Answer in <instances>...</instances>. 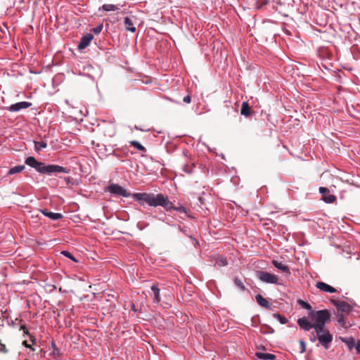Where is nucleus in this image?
<instances>
[{
	"mask_svg": "<svg viewBox=\"0 0 360 360\" xmlns=\"http://www.w3.org/2000/svg\"><path fill=\"white\" fill-rule=\"evenodd\" d=\"M240 113L245 117H248L251 114V108L247 102H243L242 103Z\"/></svg>",
	"mask_w": 360,
	"mask_h": 360,
	"instance_id": "412c9836",
	"label": "nucleus"
},
{
	"mask_svg": "<svg viewBox=\"0 0 360 360\" xmlns=\"http://www.w3.org/2000/svg\"><path fill=\"white\" fill-rule=\"evenodd\" d=\"M170 208H167V209H165L166 211H169V210H175V211H177L180 213H184L186 215H188L187 214V210L183 206V205H180L179 207H175L173 205V203L171 202V205H170Z\"/></svg>",
	"mask_w": 360,
	"mask_h": 360,
	"instance_id": "4be33fe9",
	"label": "nucleus"
},
{
	"mask_svg": "<svg viewBox=\"0 0 360 360\" xmlns=\"http://www.w3.org/2000/svg\"><path fill=\"white\" fill-rule=\"evenodd\" d=\"M25 164L43 174L51 175L53 173L69 174L70 169L57 165H48L38 162L35 158L30 156L25 159Z\"/></svg>",
	"mask_w": 360,
	"mask_h": 360,
	"instance_id": "f03ea898",
	"label": "nucleus"
},
{
	"mask_svg": "<svg viewBox=\"0 0 360 360\" xmlns=\"http://www.w3.org/2000/svg\"><path fill=\"white\" fill-rule=\"evenodd\" d=\"M20 330H23L24 333L30 335L29 331L27 330V329L26 328V327L25 326H22L20 327Z\"/></svg>",
	"mask_w": 360,
	"mask_h": 360,
	"instance_id": "58836bf2",
	"label": "nucleus"
},
{
	"mask_svg": "<svg viewBox=\"0 0 360 360\" xmlns=\"http://www.w3.org/2000/svg\"><path fill=\"white\" fill-rule=\"evenodd\" d=\"M40 212L46 217H49L51 220L56 221L60 219L63 217V214L61 213L58 212H52L48 211L46 210H40Z\"/></svg>",
	"mask_w": 360,
	"mask_h": 360,
	"instance_id": "ddd939ff",
	"label": "nucleus"
},
{
	"mask_svg": "<svg viewBox=\"0 0 360 360\" xmlns=\"http://www.w3.org/2000/svg\"><path fill=\"white\" fill-rule=\"evenodd\" d=\"M24 169H25L24 165L15 166L8 170V174L10 175H12V174H14L16 173H19V172H21Z\"/></svg>",
	"mask_w": 360,
	"mask_h": 360,
	"instance_id": "5701e85b",
	"label": "nucleus"
},
{
	"mask_svg": "<svg viewBox=\"0 0 360 360\" xmlns=\"http://www.w3.org/2000/svg\"><path fill=\"white\" fill-rule=\"evenodd\" d=\"M235 284L237 287L240 288L241 290L244 291L245 290V287L243 285V282L239 278H236L234 280Z\"/></svg>",
	"mask_w": 360,
	"mask_h": 360,
	"instance_id": "c756f323",
	"label": "nucleus"
},
{
	"mask_svg": "<svg viewBox=\"0 0 360 360\" xmlns=\"http://www.w3.org/2000/svg\"><path fill=\"white\" fill-rule=\"evenodd\" d=\"M317 340V336L316 337L315 334L314 332H312V334L310 336V340L313 342H316V340Z\"/></svg>",
	"mask_w": 360,
	"mask_h": 360,
	"instance_id": "e433bc0d",
	"label": "nucleus"
},
{
	"mask_svg": "<svg viewBox=\"0 0 360 360\" xmlns=\"http://www.w3.org/2000/svg\"><path fill=\"white\" fill-rule=\"evenodd\" d=\"M356 352L357 354H360V341H358L355 346Z\"/></svg>",
	"mask_w": 360,
	"mask_h": 360,
	"instance_id": "4c0bfd02",
	"label": "nucleus"
},
{
	"mask_svg": "<svg viewBox=\"0 0 360 360\" xmlns=\"http://www.w3.org/2000/svg\"><path fill=\"white\" fill-rule=\"evenodd\" d=\"M331 303L336 307L337 312L339 313L349 314L353 309L352 306L345 301L331 300Z\"/></svg>",
	"mask_w": 360,
	"mask_h": 360,
	"instance_id": "423d86ee",
	"label": "nucleus"
},
{
	"mask_svg": "<svg viewBox=\"0 0 360 360\" xmlns=\"http://www.w3.org/2000/svg\"><path fill=\"white\" fill-rule=\"evenodd\" d=\"M61 254L63 255L64 256H65L66 257L72 259V261L77 262L75 257L68 251H65V250L62 251Z\"/></svg>",
	"mask_w": 360,
	"mask_h": 360,
	"instance_id": "7c9ffc66",
	"label": "nucleus"
},
{
	"mask_svg": "<svg viewBox=\"0 0 360 360\" xmlns=\"http://www.w3.org/2000/svg\"><path fill=\"white\" fill-rule=\"evenodd\" d=\"M227 260L225 257H222L217 260L216 265H217L219 267L224 266L227 265Z\"/></svg>",
	"mask_w": 360,
	"mask_h": 360,
	"instance_id": "c85d7f7f",
	"label": "nucleus"
},
{
	"mask_svg": "<svg viewBox=\"0 0 360 360\" xmlns=\"http://www.w3.org/2000/svg\"><path fill=\"white\" fill-rule=\"evenodd\" d=\"M23 345L27 347V348H30L32 350H34V349L33 347H32L30 345L27 344V342L26 341L23 342Z\"/></svg>",
	"mask_w": 360,
	"mask_h": 360,
	"instance_id": "ea45409f",
	"label": "nucleus"
},
{
	"mask_svg": "<svg viewBox=\"0 0 360 360\" xmlns=\"http://www.w3.org/2000/svg\"><path fill=\"white\" fill-rule=\"evenodd\" d=\"M108 191L112 194H116L125 198L131 196V194L124 188L117 184H111L108 188Z\"/></svg>",
	"mask_w": 360,
	"mask_h": 360,
	"instance_id": "0eeeda50",
	"label": "nucleus"
},
{
	"mask_svg": "<svg viewBox=\"0 0 360 360\" xmlns=\"http://www.w3.org/2000/svg\"><path fill=\"white\" fill-rule=\"evenodd\" d=\"M183 101L186 103H190L191 101V98L189 95H186V96L184 97Z\"/></svg>",
	"mask_w": 360,
	"mask_h": 360,
	"instance_id": "72a5a7b5",
	"label": "nucleus"
},
{
	"mask_svg": "<svg viewBox=\"0 0 360 360\" xmlns=\"http://www.w3.org/2000/svg\"><path fill=\"white\" fill-rule=\"evenodd\" d=\"M94 36L91 33H88L85 35H84L78 44V49L79 50H82L87 47L89 44L91 40L93 39Z\"/></svg>",
	"mask_w": 360,
	"mask_h": 360,
	"instance_id": "9b49d317",
	"label": "nucleus"
},
{
	"mask_svg": "<svg viewBox=\"0 0 360 360\" xmlns=\"http://www.w3.org/2000/svg\"><path fill=\"white\" fill-rule=\"evenodd\" d=\"M316 287L325 292L333 293L337 291L335 288L322 281L316 282Z\"/></svg>",
	"mask_w": 360,
	"mask_h": 360,
	"instance_id": "f8f14e48",
	"label": "nucleus"
},
{
	"mask_svg": "<svg viewBox=\"0 0 360 360\" xmlns=\"http://www.w3.org/2000/svg\"><path fill=\"white\" fill-rule=\"evenodd\" d=\"M273 316L281 324H285L288 322V319L278 313L274 314Z\"/></svg>",
	"mask_w": 360,
	"mask_h": 360,
	"instance_id": "a878e982",
	"label": "nucleus"
},
{
	"mask_svg": "<svg viewBox=\"0 0 360 360\" xmlns=\"http://www.w3.org/2000/svg\"><path fill=\"white\" fill-rule=\"evenodd\" d=\"M122 6L120 5V4L115 5V4H103L102 6V7L101 8H99V10L101 11L102 9V10H103L105 11H107V12H108V11H114L120 10Z\"/></svg>",
	"mask_w": 360,
	"mask_h": 360,
	"instance_id": "f3484780",
	"label": "nucleus"
},
{
	"mask_svg": "<svg viewBox=\"0 0 360 360\" xmlns=\"http://www.w3.org/2000/svg\"><path fill=\"white\" fill-rule=\"evenodd\" d=\"M129 143L131 146H134L135 148L138 149L140 151H146V148L137 141H129Z\"/></svg>",
	"mask_w": 360,
	"mask_h": 360,
	"instance_id": "393cba45",
	"label": "nucleus"
},
{
	"mask_svg": "<svg viewBox=\"0 0 360 360\" xmlns=\"http://www.w3.org/2000/svg\"><path fill=\"white\" fill-rule=\"evenodd\" d=\"M103 24H100V25H97L96 27H94V28L92 29V31H93L95 34H99V33H101V31H102V30H103Z\"/></svg>",
	"mask_w": 360,
	"mask_h": 360,
	"instance_id": "2f4dec72",
	"label": "nucleus"
},
{
	"mask_svg": "<svg viewBox=\"0 0 360 360\" xmlns=\"http://www.w3.org/2000/svg\"><path fill=\"white\" fill-rule=\"evenodd\" d=\"M302 306H303L305 309H309H309H311V305H310L309 303H307V302H305L302 301Z\"/></svg>",
	"mask_w": 360,
	"mask_h": 360,
	"instance_id": "c9c22d12",
	"label": "nucleus"
},
{
	"mask_svg": "<svg viewBox=\"0 0 360 360\" xmlns=\"http://www.w3.org/2000/svg\"><path fill=\"white\" fill-rule=\"evenodd\" d=\"M299 326L306 331L310 330L311 328L315 330L314 323H311L307 317H302L297 320Z\"/></svg>",
	"mask_w": 360,
	"mask_h": 360,
	"instance_id": "9d476101",
	"label": "nucleus"
},
{
	"mask_svg": "<svg viewBox=\"0 0 360 360\" xmlns=\"http://www.w3.org/2000/svg\"><path fill=\"white\" fill-rule=\"evenodd\" d=\"M137 226H138V227H139V229L140 230H142V229H143L142 228L139 227V224H138Z\"/></svg>",
	"mask_w": 360,
	"mask_h": 360,
	"instance_id": "79ce46f5",
	"label": "nucleus"
},
{
	"mask_svg": "<svg viewBox=\"0 0 360 360\" xmlns=\"http://www.w3.org/2000/svg\"><path fill=\"white\" fill-rule=\"evenodd\" d=\"M132 309H133L134 311H136V308H135V305H134V304H132Z\"/></svg>",
	"mask_w": 360,
	"mask_h": 360,
	"instance_id": "a19ab883",
	"label": "nucleus"
},
{
	"mask_svg": "<svg viewBox=\"0 0 360 360\" xmlns=\"http://www.w3.org/2000/svg\"><path fill=\"white\" fill-rule=\"evenodd\" d=\"M309 317L314 322L315 330L325 328V324L330 321V314L328 309L311 311Z\"/></svg>",
	"mask_w": 360,
	"mask_h": 360,
	"instance_id": "7ed1b4c3",
	"label": "nucleus"
},
{
	"mask_svg": "<svg viewBox=\"0 0 360 360\" xmlns=\"http://www.w3.org/2000/svg\"><path fill=\"white\" fill-rule=\"evenodd\" d=\"M335 316H336L337 322L341 326V327H342L344 328H348L347 323L345 320L343 314L336 312Z\"/></svg>",
	"mask_w": 360,
	"mask_h": 360,
	"instance_id": "aec40b11",
	"label": "nucleus"
},
{
	"mask_svg": "<svg viewBox=\"0 0 360 360\" xmlns=\"http://www.w3.org/2000/svg\"><path fill=\"white\" fill-rule=\"evenodd\" d=\"M0 352L7 353L8 350L6 347V345L4 344H1L0 346Z\"/></svg>",
	"mask_w": 360,
	"mask_h": 360,
	"instance_id": "f704fd0d",
	"label": "nucleus"
},
{
	"mask_svg": "<svg viewBox=\"0 0 360 360\" xmlns=\"http://www.w3.org/2000/svg\"><path fill=\"white\" fill-rule=\"evenodd\" d=\"M255 300L260 306L266 309H269L271 307V304L269 301L264 298L261 295L257 294L255 296Z\"/></svg>",
	"mask_w": 360,
	"mask_h": 360,
	"instance_id": "dca6fc26",
	"label": "nucleus"
},
{
	"mask_svg": "<svg viewBox=\"0 0 360 360\" xmlns=\"http://www.w3.org/2000/svg\"><path fill=\"white\" fill-rule=\"evenodd\" d=\"M256 356L258 359L262 360H274L276 359V356L270 353L257 352L256 353Z\"/></svg>",
	"mask_w": 360,
	"mask_h": 360,
	"instance_id": "a211bd4d",
	"label": "nucleus"
},
{
	"mask_svg": "<svg viewBox=\"0 0 360 360\" xmlns=\"http://www.w3.org/2000/svg\"><path fill=\"white\" fill-rule=\"evenodd\" d=\"M319 192L322 194L321 200L326 203H333L335 201L336 197L330 194L329 190L326 187H320Z\"/></svg>",
	"mask_w": 360,
	"mask_h": 360,
	"instance_id": "1a4fd4ad",
	"label": "nucleus"
},
{
	"mask_svg": "<svg viewBox=\"0 0 360 360\" xmlns=\"http://www.w3.org/2000/svg\"><path fill=\"white\" fill-rule=\"evenodd\" d=\"M300 353H304L306 350V345L304 340H300Z\"/></svg>",
	"mask_w": 360,
	"mask_h": 360,
	"instance_id": "473e14b6",
	"label": "nucleus"
},
{
	"mask_svg": "<svg viewBox=\"0 0 360 360\" xmlns=\"http://www.w3.org/2000/svg\"><path fill=\"white\" fill-rule=\"evenodd\" d=\"M151 290L154 293V297L153 298L154 303H159L160 301V289L158 287L155 285H153L151 286Z\"/></svg>",
	"mask_w": 360,
	"mask_h": 360,
	"instance_id": "6ab92c4d",
	"label": "nucleus"
},
{
	"mask_svg": "<svg viewBox=\"0 0 360 360\" xmlns=\"http://www.w3.org/2000/svg\"><path fill=\"white\" fill-rule=\"evenodd\" d=\"M131 198L141 206L148 205L150 207L161 206L164 209L170 208L171 201L168 197L162 193L154 194L153 193H134Z\"/></svg>",
	"mask_w": 360,
	"mask_h": 360,
	"instance_id": "f257e3e1",
	"label": "nucleus"
},
{
	"mask_svg": "<svg viewBox=\"0 0 360 360\" xmlns=\"http://www.w3.org/2000/svg\"><path fill=\"white\" fill-rule=\"evenodd\" d=\"M272 264L278 269H279V270L282 271L283 272L286 273L288 274H290V271L288 266L282 262L274 259L272 261Z\"/></svg>",
	"mask_w": 360,
	"mask_h": 360,
	"instance_id": "4468645a",
	"label": "nucleus"
},
{
	"mask_svg": "<svg viewBox=\"0 0 360 360\" xmlns=\"http://www.w3.org/2000/svg\"><path fill=\"white\" fill-rule=\"evenodd\" d=\"M51 347L53 349L52 354L53 356L57 357L59 356L60 354V349L57 347L55 342H51Z\"/></svg>",
	"mask_w": 360,
	"mask_h": 360,
	"instance_id": "bb28decb",
	"label": "nucleus"
},
{
	"mask_svg": "<svg viewBox=\"0 0 360 360\" xmlns=\"http://www.w3.org/2000/svg\"><path fill=\"white\" fill-rule=\"evenodd\" d=\"M342 342H346L349 349H352L355 345V340L353 338H349L347 340L342 338Z\"/></svg>",
	"mask_w": 360,
	"mask_h": 360,
	"instance_id": "cd10ccee",
	"label": "nucleus"
},
{
	"mask_svg": "<svg viewBox=\"0 0 360 360\" xmlns=\"http://www.w3.org/2000/svg\"><path fill=\"white\" fill-rule=\"evenodd\" d=\"M32 105L30 102L20 101L11 105L7 108V110L10 112H17L22 109H27Z\"/></svg>",
	"mask_w": 360,
	"mask_h": 360,
	"instance_id": "6e6552de",
	"label": "nucleus"
},
{
	"mask_svg": "<svg viewBox=\"0 0 360 360\" xmlns=\"http://www.w3.org/2000/svg\"><path fill=\"white\" fill-rule=\"evenodd\" d=\"M257 276L263 283L276 285L280 284L278 283V277L276 275L271 274L269 272L264 271H259L257 272Z\"/></svg>",
	"mask_w": 360,
	"mask_h": 360,
	"instance_id": "39448f33",
	"label": "nucleus"
},
{
	"mask_svg": "<svg viewBox=\"0 0 360 360\" xmlns=\"http://www.w3.org/2000/svg\"><path fill=\"white\" fill-rule=\"evenodd\" d=\"M124 23L126 30L131 32H136V27L134 26V23L133 20L130 18L126 17L124 18Z\"/></svg>",
	"mask_w": 360,
	"mask_h": 360,
	"instance_id": "2eb2a0df",
	"label": "nucleus"
},
{
	"mask_svg": "<svg viewBox=\"0 0 360 360\" xmlns=\"http://www.w3.org/2000/svg\"><path fill=\"white\" fill-rule=\"evenodd\" d=\"M315 331L317 334V340L319 344L323 345L325 349H328L333 341V335L329 330L326 328L316 329Z\"/></svg>",
	"mask_w": 360,
	"mask_h": 360,
	"instance_id": "20e7f679",
	"label": "nucleus"
},
{
	"mask_svg": "<svg viewBox=\"0 0 360 360\" xmlns=\"http://www.w3.org/2000/svg\"><path fill=\"white\" fill-rule=\"evenodd\" d=\"M34 143L35 150L37 151V152H39L41 149L45 148L47 147V143H46V141H34Z\"/></svg>",
	"mask_w": 360,
	"mask_h": 360,
	"instance_id": "b1692460",
	"label": "nucleus"
}]
</instances>
